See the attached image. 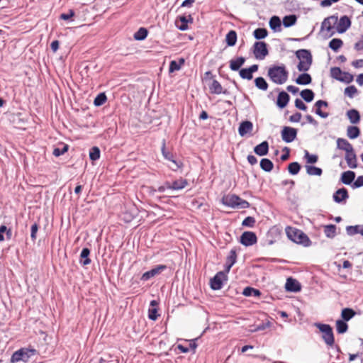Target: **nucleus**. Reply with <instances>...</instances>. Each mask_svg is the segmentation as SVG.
Segmentation results:
<instances>
[{
  "label": "nucleus",
  "instance_id": "7",
  "mask_svg": "<svg viewBox=\"0 0 363 363\" xmlns=\"http://www.w3.org/2000/svg\"><path fill=\"white\" fill-rule=\"evenodd\" d=\"M252 51L257 60H262L269 55L268 45L264 41H256L252 45Z\"/></svg>",
  "mask_w": 363,
  "mask_h": 363
},
{
  "label": "nucleus",
  "instance_id": "19",
  "mask_svg": "<svg viewBox=\"0 0 363 363\" xmlns=\"http://www.w3.org/2000/svg\"><path fill=\"white\" fill-rule=\"evenodd\" d=\"M298 77L294 80L295 83L298 85H308L312 82V77L307 72H301Z\"/></svg>",
  "mask_w": 363,
  "mask_h": 363
},
{
  "label": "nucleus",
  "instance_id": "15",
  "mask_svg": "<svg viewBox=\"0 0 363 363\" xmlns=\"http://www.w3.org/2000/svg\"><path fill=\"white\" fill-rule=\"evenodd\" d=\"M289 101V94L286 91L281 90L278 94L276 104L278 108L282 109L288 105Z\"/></svg>",
  "mask_w": 363,
  "mask_h": 363
},
{
  "label": "nucleus",
  "instance_id": "30",
  "mask_svg": "<svg viewBox=\"0 0 363 363\" xmlns=\"http://www.w3.org/2000/svg\"><path fill=\"white\" fill-rule=\"evenodd\" d=\"M337 147L345 152L353 149L352 145L346 139L340 138L337 140Z\"/></svg>",
  "mask_w": 363,
  "mask_h": 363
},
{
  "label": "nucleus",
  "instance_id": "50",
  "mask_svg": "<svg viewBox=\"0 0 363 363\" xmlns=\"http://www.w3.org/2000/svg\"><path fill=\"white\" fill-rule=\"evenodd\" d=\"M343 71L339 67H333L330 69V76L333 79L340 81L342 77Z\"/></svg>",
  "mask_w": 363,
  "mask_h": 363
},
{
  "label": "nucleus",
  "instance_id": "5",
  "mask_svg": "<svg viewBox=\"0 0 363 363\" xmlns=\"http://www.w3.org/2000/svg\"><path fill=\"white\" fill-rule=\"evenodd\" d=\"M38 354L34 348L23 347L16 350L11 357V362L16 363L20 361L27 362L29 359Z\"/></svg>",
  "mask_w": 363,
  "mask_h": 363
},
{
  "label": "nucleus",
  "instance_id": "26",
  "mask_svg": "<svg viewBox=\"0 0 363 363\" xmlns=\"http://www.w3.org/2000/svg\"><path fill=\"white\" fill-rule=\"evenodd\" d=\"M346 116L352 124L359 123L361 119L359 111L355 108L348 110L346 113Z\"/></svg>",
  "mask_w": 363,
  "mask_h": 363
},
{
  "label": "nucleus",
  "instance_id": "23",
  "mask_svg": "<svg viewBox=\"0 0 363 363\" xmlns=\"http://www.w3.org/2000/svg\"><path fill=\"white\" fill-rule=\"evenodd\" d=\"M345 160L349 167L352 169L357 167V156L354 152V148L345 152Z\"/></svg>",
  "mask_w": 363,
  "mask_h": 363
},
{
  "label": "nucleus",
  "instance_id": "60",
  "mask_svg": "<svg viewBox=\"0 0 363 363\" xmlns=\"http://www.w3.org/2000/svg\"><path fill=\"white\" fill-rule=\"evenodd\" d=\"M255 223V218L251 217V216H247L243 220L242 225L243 226H247V227H253Z\"/></svg>",
  "mask_w": 363,
  "mask_h": 363
},
{
  "label": "nucleus",
  "instance_id": "35",
  "mask_svg": "<svg viewBox=\"0 0 363 363\" xmlns=\"http://www.w3.org/2000/svg\"><path fill=\"white\" fill-rule=\"evenodd\" d=\"M301 98L307 103L311 102L315 97V93L312 89H305L300 92Z\"/></svg>",
  "mask_w": 363,
  "mask_h": 363
},
{
  "label": "nucleus",
  "instance_id": "41",
  "mask_svg": "<svg viewBox=\"0 0 363 363\" xmlns=\"http://www.w3.org/2000/svg\"><path fill=\"white\" fill-rule=\"evenodd\" d=\"M343 45V41L340 38H333L328 44V47L334 52H337Z\"/></svg>",
  "mask_w": 363,
  "mask_h": 363
},
{
  "label": "nucleus",
  "instance_id": "31",
  "mask_svg": "<svg viewBox=\"0 0 363 363\" xmlns=\"http://www.w3.org/2000/svg\"><path fill=\"white\" fill-rule=\"evenodd\" d=\"M90 250L87 247H84L82 249L80 254V260L79 262L83 266L88 265L91 263V259H89Z\"/></svg>",
  "mask_w": 363,
  "mask_h": 363
},
{
  "label": "nucleus",
  "instance_id": "20",
  "mask_svg": "<svg viewBox=\"0 0 363 363\" xmlns=\"http://www.w3.org/2000/svg\"><path fill=\"white\" fill-rule=\"evenodd\" d=\"M253 128V124L250 121H243L240 123L238 128V133L241 137L245 136L247 133H250Z\"/></svg>",
  "mask_w": 363,
  "mask_h": 363
},
{
  "label": "nucleus",
  "instance_id": "32",
  "mask_svg": "<svg viewBox=\"0 0 363 363\" xmlns=\"http://www.w3.org/2000/svg\"><path fill=\"white\" fill-rule=\"evenodd\" d=\"M360 135V129L356 125H350L347 129V135L351 139L354 140L357 138Z\"/></svg>",
  "mask_w": 363,
  "mask_h": 363
},
{
  "label": "nucleus",
  "instance_id": "53",
  "mask_svg": "<svg viewBox=\"0 0 363 363\" xmlns=\"http://www.w3.org/2000/svg\"><path fill=\"white\" fill-rule=\"evenodd\" d=\"M107 100V97L105 93L99 94L94 101V104L96 106H100L103 105Z\"/></svg>",
  "mask_w": 363,
  "mask_h": 363
},
{
  "label": "nucleus",
  "instance_id": "48",
  "mask_svg": "<svg viewBox=\"0 0 363 363\" xmlns=\"http://www.w3.org/2000/svg\"><path fill=\"white\" fill-rule=\"evenodd\" d=\"M148 34V31L145 28H140L137 32L134 33V38L137 40H145Z\"/></svg>",
  "mask_w": 363,
  "mask_h": 363
},
{
  "label": "nucleus",
  "instance_id": "47",
  "mask_svg": "<svg viewBox=\"0 0 363 363\" xmlns=\"http://www.w3.org/2000/svg\"><path fill=\"white\" fill-rule=\"evenodd\" d=\"M301 168V164L298 162H293L289 164L288 171L291 175H296Z\"/></svg>",
  "mask_w": 363,
  "mask_h": 363
},
{
  "label": "nucleus",
  "instance_id": "46",
  "mask_svg": "<svg viewBox=\"0 0 363 363\" xmlns=\"http://www.w3.org/2000/svg\"><path fill=\"white\" fill-rule=\"evenodd\" d=\"M336 330L339 334H343L347 331L348 325L342 320H337L335 323Z\"/></svg>",
  "mask_w": 363,
  "mask_h": 363
},
{
  "label": "nucleus",
  "instance_id": "52",
  "mask_svg": "<svg viewBox=\"0 0 363 363\" xmlns=\"http://www.w3.org/2000/svg\"><path fill=\"white\" fill-rule=\"evenodd\" d=\"M239 75L243 79L251 80L253 78L252 74L247 67L242 68L239 71Z\"/></svg>",
  "mask_w": 363,
  "mask_h": 363
},
{
  "label": "nucleus",
  "instance_id": "63",
  "mask_svg": "<svg viewBox=\"0 0 363 363\" xmlns=\"http://www.w3.org/2000/svg\"><path fill=\"white\" fill-rule=\"evenodd\" d=\"M302 117V115L299 112H296L293 115H291L289 120L291 123H298Z\"/></svg>",
  "mask_w": 363,
  "mask_h": 363
},
{
  "label": "nucleus",
  "instance_id": "43",
  "mask_svg": "<svg viewBox=\"0 0 363 363\" xmlns=\"http://www.w3.org/2000/svg\"><path fill=\"white\" fill-rule=\"evenodd\" d=\"M324 233L328 238H333L336 235V226L330 224L324 226Z\"/></svg>",
  "mask_w": 363,
  "mask_h": 363
},
{
  "label": "nucleus",
  "instance_id": "18",
  "mask_svg": "<svg viewBox=\"0 0 363 363\" xmlns=\"http://www.w3.org/2000/svg\"><path fill=\"white\" fill-rule=\"evenodd\" d=\"M285 288L287 291L290 292H298L300 291L301 289L300 283L291 277L286 279Z\"/></svg>",
  "mask_w": 363,
  "mask_h": 363
},
{
  "label": "nucleus",
  "instance_id": "37",
  "mask_svg": "<svg viewBox=\"0 0 363 363\" xmlns=\"http://www.w3.org/2000/svg\"><path fill=\"white\" fill-rule=\"evenodd\" d=\"M259 166L263 171L269 172L273 169L274 163L268 158H262L260 160Z\"/></svg>",
  "mask_w": 363,
  "mask_h": 363
},
{
  "label": "nucleus",
  "instance_id": "16",
  "mask_svg": "<svg viewBox=\"0 0 363 363\" xmlns=\"http://www.w3.org/2000/svg\"><path fill=\"white\" fill-rule=\"evenodd\" d=\"M246 58L242 56L237 57L229 61V67L232 71L237 72L240 71L242 66L245 64Z\"/></svg>",
  "mask_w": 363,
  "mask_h": 363
},
{
  "label": "nucleus",
  "instance_id": "12",
  "mask_svg": "<svg viewBox=\"0 0 363 363\" xmlns=\"http://www.w3.org/2000/svg\"><path fill=\"white\" fill-rule=\"evenodd\" d=\"M162 153L164 157L172 163V164H169V167L171 169L176 170L179 167V164L177 160H174V155L170 152L167 150L164 140L162 141Z\"/></svg>",
  "mask_w": 363,
  "mask_h": 363
},
{
  "label": "nucleus",
  "instance_id": "22",
  "mask_svg": "<svg viewBox=\"0 0 363 363\" xmlns=\"http://www.w3.org/2000/svg\"><path fill=\"white\" fill-rule=\"evenodd\" d=\"M282 21L278 16H272L269 21V26L274 32H280L281 30Z\"/></svg>",
  "mask_w": 363,
  "mask_h": 363
},
{
  "label": "nucleus",
  "instance_id": "11",
  "mask_svg": "<svg viewBox=\"0 0 363 363\" xmlns=\"http://www.w3.org/2000/svg\"><path fill=\"white\" fill-rule=\"evenodd\" d=\"M351 25L352 21L350 17L347 15L342 16L338 18V21L335 27L336 30L340 34L344 33L350 28Z\"/></svg>",
  "mask_w": 363,
  "mask_h": 363
},
{
  "label": "nucleus",
  "instance_id": "4",
  "mask_svg": "<svg viewBox=\"0 0 363 363\" xmlns=\"http://www.w3.org/2000/svg\"><path fill=\"white\" fill-rule=\"evenodd\" d=\"M222 203L226 206L237 209H244L250 206V203L247 201L242 199L235 194H228L223 196L222 198Z\"/></svg>",
  "mask_w": 363,
  "mask_h": 363
},
{
  "label": "nucleus",
  "instance_id": "8",
  "mask_svg": "<svg viewBox=\"0 0 363 363\" xmlns=\"http://www.w3.org/2000/svg\"><path fill=\"white\" fill-rule=\"evenodd\" d=\"M228 281L226 272H218L212 279H210V286L213 290H219L222 289L224 283Z\"/></svg>",
  "mask_w": 363,
  "mask_h": 363
},
{
  "label": "nucleus",
  "instance_id": "58",
  "mask_svg": "<svg viewBox=\"0 0 363 363\" xmlns=\"http://www.w3.org/2000/svg\"><path fill=\"white\" fill-rule=\"evenodd\" d=\"M179 20L181 21V24H178L177 23V27L181 30H185L187 29L188 28V26H187V23H188V21L186 19V18L185 16H180L179 17Z\"/></svg>",
  "mask_w": 363,
  "mask_h": 363
},
{
  "label": "nucleus",
  "instance_id": "62",
  "mask_svg": "<svg viewBox=\"0 0 363 363\" xmlns=\"http://www.w3.org/2000/svg\"><path fill=\"white\" fill-rule=\"evenodd\" d=\"M284 153L281 155L280 159L281 161L287 160L290 157V148L288 147H284L282 149Z\"/></svg>",
  "mask_w": 363,
  "mask_h": 363
},
{
  "label": "nucleus",
  "instance_id": "21",
  "mask_svg": "<svg viewBox=\"0 0 363 363\" xmlns=\"http://www.w3.org/2000/svg\"><path fill=\"white\" fill-rule=\"evenodd\" d=\"M254 152L259 156H265L269 152V143L267 140L262 141L254 147Z\"/></svg>",
  "mask_w": 363,
  "mask_h": 363
},
{
  "label": "nucleus",
  "instance_id": "24",
  "mask_svg": "<svg viewBox=\"0 0 363 363\" xmlns=\"http://www.w3.org/2000/svg\"><path fill=\"white\" fill-rule=\"evenodd\" d=\"M159 303L156 300H152L150 301V308L148 309V318L151 320H156L160 315L157 313V308Z\"/></svg>",
  "mask_w": 363,
  "mask_h": 363
},
{
  "label": "nucleus",
  "instance_id": "3",
  "mask_svg": "<svg viewBox=\"0 0 363 363\" xmlns=\"http://www.w3.org/2000/svg\"><path fill=\"white\" fill-rule=\"evenodd\" d=\"M286 233L289 240L297 244H301L305 247L311 245V242L310 239L301 230L288 226L286 228Z\"/></svg>",
  "mask_w": 363,
  "mask_h": 363
},
{
  "label": "nucleus",
  "instance_id": "25",
  "mask_svg": "<svg viewBox=\"0 0 363 363\" xmlns=\"http://www.w3.org/2000/svg\"><path fill=\"white\" fill-rule=\"evenodd\" d=\"M333 198L336 203L345 201L348 198L347 189L345 188L339 189L333 194Z\"/></svg>",
  "mask_w": 363,
  "mask_h": 363
},
{
  "label": "nucleus",
  "instance_id": "2",
  "mask_svg": "<svg viewBox=\"0 0 363 363\" xmlns=\"http://www.w3.org/2000/svg\"><path fill=\"white\" fill-rule=\"evenodd\" d=\"M295 55L299 60L297 65V69L299 72L308 71L313 63V56L311 50L299 49L295 52Z\"/></svg>",
  "mask_w": 363,
  "mask_h": 363
},
{
  "label": "nucleus",
  "instance_id": "38",
  "mask_svg": "<svg viewBox=\"0 0 363 363\" xmlns=\"http://www.w3.org/2000/svg\"><path fill=\"white\" fill-rule=\"evenodd\" d=\"M268 35V30L264 28H257L253 31V37L261 41V40L267 38Z\"/></svg>",
  "mask_w": 363,
  "mask_h": 363
},
{
  "label": "nucleus",
  "instance_id": "29",
  "mask_svg": "<svg viewBox=\"0 0 363 363\" xmlns=\"http://www.w3.org/2000/svg\"><path fill=\"white\" fill-rule=\"evenodd\" d=\"M297 16L296 14H289L284 16L282 19V24L285 28H289L294 26L297 22Z\"/></svg>",
  "mask_w": 363,
  "mask_h": 363
},
{
  "label": "nucleus",
  "instance_id": "55",
  "mask_svg": "<svg viewBox=\"0 0 363 363\" xmlns=\"http://www.w3.org/2000/svg\"><path fill=\"white\" fill-rule=\"evenodd\" d=\"M353 80H354L353 74H352L347 72H343L342 77H340V79L339 82H344L345 84H350Z\"/></svg>",
  "mask_w": 363,
  "mask_h": 363
},
{
  "label": "nucleus",
  "instance_id": "1",
  "mask_svg": "<svg viewBox=\"0 0 363 363\" xmlns=\"http://www.w3.org/2000/svg\"><path fill=\"white\" fill-rule=\"evenodd\" d=\"M289 71L284 64L273 65L267 70L269 79L276 84H284L289 78Z\"/></svg>",
  "mask_w": 363,
  "mask_h": 363
},
{
  "label": "nucleus",
  "instance_id": "44",
  "mask_svg": "<svg viewBox=\"0 0 363 363\" xmlns=\"http://www.w3.org/2000/svg\"><path fill=\"white\" fill-rule=\"evenodd\" d=\"M354 315L355 312L352 308H343L341 312V317L343 319L342 320L345 322L352 318Z\"/></svg>",
  "mask_w": 363,
  "mask_h": 363
},
{
  "label": "nucleus",
  "instance_id": "40",
  "mask_svg": "<svg viewBox=\"0 0 363 363\" xmlns=\"http://www.w3.org/2000/svg\"><path fill=\"white\" fill-rule=\"evenodd\" d=\"M356 174L352 170L343 172L339 182H354Z\"/></svg>",
  "mask_w": 363,
  "mask_h": 363
},
{
  "label": "nucleus",
  "instance_id": "10",
  "mask_svg": "<svg viewBox=\"0 0 363 363\" xmlns=\"http://www.w3.org/2000/svg\"><path fill=\"white\" fill-rule=\"evenodd\" d=\"M298 130L291 126H284L281 130V137L286 143H292L297 137Z\"/></svg>",
  "mask_w": 363,
  "mask_h": 363
},
{
  "label": "nucleus",
  "instance_id": "59",
  "mask_svg": "<svg viewBox=\"0 0 363 363\" xmlns=\"http://www.w3.org/2000/svg\"><path fill=\"white\" fill-rule=\"evenodd\" d=\"M39 228L38 223H34L30 228V238L33 241H35L37 238V233Z\"/></svg>",
  "mask_w": 363,
  "mask_h": 363
},
{
  "label": "nucleus",
  "instance_id": "42",
  "mask_svg": "<svg viewBox=\"0 0 363 363\" xmlns=\"http://www.w3.org/2000/svg\"><path fill=\"white\" fill-rule=\"evenodd\" d=\"M242 294L245 296L259 297L261 295V292L258 289H254L250 286H247L244 289Z\"/></svg>",
  "mask_w": 363,
  "mask_h": 363
},
{
  "label": "nucleus",
  "instance_id": "6",
  "mask_svg": "<svg viewBox=\"0 0 363 363\" xmlns=\"http://www.w3.org/2000/svg\"><path fill=\"white\" fill-rule=\"evenodd\" d=\"M314 325L321 332L325 343L330 347L334 345L335 337L332 327L328 324L315 323Z\"/></svg>",
  "mask_w": 363,
  "mask_h": 363
},
{
  "label": "nucleus",
  "instance_id": "49",
  "mask_svg": "<svg viewBox=\"0 0 363 363\" xmlns=\"http://www.w3.org/2000/svg\"><path fill=\"white\" fill-rule=\"evenodd\" d=\"M184 62V59H180L179 62H177L175 60L171 61L169 67V72H174L175 71L179 70L182 65H183Z\"/></svg>",
  "mask_w": 363,
  "mask_h": 363
},
{
  "label": "nucleus",
  "instance_id": "34",
  "mask_svg": "<svg viewBox=\"0 0 363 363\" xmlns=\"http://www.w3.org/2000/svg\"><path fill=\"white\" fill-rule=\"evenodd\" d=\"M346 232L350 236L358 233L363 235V225H349L346 228Z\"/></svg>",
  "mask_w": 363,
  "mask_h": 363
},
{
  "label": "nucleus",
  "instance_id": "14",
  "mask_svg": "<svg viewBox=\"0 0 363 363\" xmlns=\"http://www.w3.org/2000/svg\"><path fill=\"white\" fill-rule=\"evenodd\" d=\"M167 268V266L166 265H163V264H160V265H157L156 266L155 268L145 272L142 277H141V280L142 281H147L149 280L150 279H151L152 277L159 274L160 273H161L162 271H164L165 269Z\"/></svg>",
  "mask_w": 363,
  "mask_h": 363
},
{
  "label": "nucleus",
  "instance_id": "17",
  "mask_svg": "<svg viewBox=\"0 0 363 363\" xmlns=\"http://www.w3.org/2000/svg\"><path fill=\"white\" fill-rule=\"evenodd\" d=\"M208 88L210 92L213 94H228V90H223L220 83L216 79H213L211 83L208 84Z\"/></svg>",
  "mask_w": 363,
  "mask_h": 363
},
{
  "label": "nucleus",
  "instance_id": "51",
  "mask_svg": "<svg viewBox=\"0 0 363 363\" xmlns=\"http://www.w3.org/2000/svg\"><path fill=\"white\" fill-rule=\"evenodd\" d=\"M100 157V150L98 147H93L89 150V158L92 161H96Z\"/></svg>",
  "mask_w": 363,
  "mask_h": 363
},
{
  "label": "nucleus",
  "instance_id": "61",
  "mask_svg": "<svg viewBox=\"0 0 363 363\" xmlns=\"http://www.w3.org/2000/svg\"><path fill=\"white\" fill-rule=\"evenodd\" d=\"M314 113L320 116L322 118H326L329 116V113L328 112H325L322 111V108H313Z\"/></svg>",
  "mask_w": 363,
  "mask_h": 363
},
{
  "label": "nucleus",
  "instance_id": "33",
  "mask_svg": "<svg viewBox=\"0 0 363 363\" xmlns=\"http://www.w3.org/2000/svg\"><path fill=\"white\" fill-rule=\"evenodd\" d=\"M69 150V145L67 144L61 143L57 145L53 150L52 154L55 157H60L67 152Z\"/></svg>",
  "mask_w": 363,
  "mask_h": 363
},
{
  "label": "nucleus",
  "instance_id": "39",
  "mask_svg": "<svg viewBox=\"0 0 363 363\" xmlns=\"http://www.w3.org/2000/svg\"><path fill=\"white\" fill-rule=\"evenodd\" d=\"M306 173L311 176H320L323 173V169L320 167L314 165H305Z\"/></svg>",
  "mask_w": 363,
  "mask_h": 363
},
{
  "label": "nucleus",
  "instance_id": "57",
  "mask_svg": "<svg viewBox=\"0 0 363 363\" xmlns=\"http://www.w3.org/2000/svg\"><path fill=\"white\" fill-rule=\"evenodd\" d=\"M295 107L299 110L306 111H307L308 106L304 104V102L301 99H296L294 101Z\"/></svg>",
  "mask_w": 363,
  "mask_h": 363
},
{
  "label": "nucleus",
  "instance_id": "28",
  "mask_svg": "<svg viewBox=\"0 0 363 363\" xmlns=\"http://www.w3.org/2000/svg\"><path fill=\"white\" fill-rule=\"evenodd\" d=\"M238 40V35L235 30H230L228 32V33L225 35V43L227 46L228 47H233L235 45Z\"/></svg>",
  "mask_w": 363,
  "mask_h": 363
},
{
  "label": "nucleus",
  "instance_id": "9",
  "mask_svg": "<svg viewBox=\"0 0 363 363\" xmlns=\"http://www.w3.org/2000/svg\"><path fill=\"white\" fill-rule=\"evenodd\" d=\"M338 21L337 13L330 16L325 18L321 23V30H325L328 32H331L328 37H331L335 34L333 29L335 28Z\"/></svg>",
  "mask_w": 363,
  "mask_h": 363
},
{
  "label": "nucleus",
  "instance_id": "27",
  "mask_svg": "<svg viewBox=\"0 0 363 363\" xmlns=\"http://www.w3.org/2000/svg\"><path fill=\"white\" fill-rule=\"evenodd\" d=\"M168 185L167 187L161 186L158 187V191L164 192L165 189L169 190H180L184 189L188 183H167Z\"/></svg>",
  "mask_w": 363,
  "mask_h": 363
},
{
  "label": "nucleus",
  "instance_id": "13",
  "mask_svg": "<svg viewBox=\"0 0 363 363\" xmlns=\"http://www.w3.org/2000/svg\"><path fill=\"white\" fill-rule=\"evenodd\" d=\"M240 242L245 246H251L257 242V236L253 232H244L240 237Z\"/></svg>",
  "mask_w": 363,
  "mask_h": 363
},
{
  "label": "nucleus",
  "instance_id": "36",
  "mask_svg": "<svg viewBox=\"0 0 363 363\" xmlns=\"http://www.w3.org/2000/svg\"><path fill=\"white\" fill-rule=\"evenodd\" d=\"M254 82L255 86L259 90L267 91L269 87L268 83L267 82L266 79L262 77H256L254 80Z\"/></svg>",
  "mask_w": 363,
  "mask_h": 363
},
{
  "label": "nucleus",
  "instance_id": "45",
  "mask_svg": "<svg viewBox=\"0 0 363 363\" xmlns=\"http://www.w3.org/2000/svg\"><path fill=\"white\" fill-rule=\"evenodd\" d=\"M304 159L306 160V163L309 164L308 165H313L318 162V157L317 155L310 154L308 150H305Z\"/></svg>",
  "mask_w": 363,
  "mask_h": 363
},
{
  "label": "nucleus",
  "instance_id": "64",
  "mask_svg": "<svg viewBox=\"0 0 363 363\" xmlns=\"http://www.w3.org/2000/svg\"><path fill=\"white\" fill-rule=\"evenodd\" d=\"M354 49L357 52L363 50V34L362 35L361 38L354 43Z\"/></svg>",
  "mask_w": 363,
  "mask_h": 363
},
{
  "label": "nucleus",
  "instance_id": "54",
  "mask_svg": "<svg viewBox=\"0 0 363 363\" xmlns=\"http://www.w3.org/2000/svg\"><path fill=\"white\" fill-rule=\"evenodd\" d=\"M357 91V89L355 87L354 85H350L345 89L344 94L349 98L352 99L354 96Z\"/></svg>",
  "mask_w": 363,
  "mask_h": 363
},
{
  "label": "nucleus",
  "instance_id": "56",
  "mask_svg": "<svg viewBox=\"0 0 363 363\" xmlns=\"http://www.w3.org/2000/svg\"><path fill=\"white\" fill-rule=\"evenodd\" d=\"M236 260H237L236 250L232 249L230 251L229 255L227 257L226 262L228 264L233 265L236 262Z\"/></svg>",
  "mask_w": 363,
  "mask_h": 363
}]
</instances>
